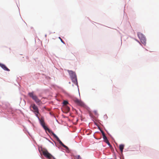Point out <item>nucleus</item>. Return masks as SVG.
Here are the masks:
<instances>
[{"instance_id":"nucleus-2","label":"nucleus","mask_w":159,"mask_h":159,"mask_svg":"<svg viewBox=\"0 0 159 159\" xmlns=\"http://www.w3.org/2000/svg\"><path fill=\"white\" fill-rule=\"evenodd\" d=\"M68 73L71 77L72 81L75 84H77V79L75 73L71 70H68Z\"/></svg>"},{"instance_id":"nucleus-8","label":"nucleus","mask_w":159,"mask_h":159,"mask_svg":"<svg viewBox=\"0 0 159 159\" xmlns=\"http://www.w3.org/2000/svg\"><path fill=\"white\" fill-rule=\"evenodd\" d=\"M0 66L4 70L7 71H9L10 70L8 69L6 66L4 64H1L0 63Z\"/></svg>"},{"instance_id":"nucleus-15","label":"nucleus","mask_w":159,"mask_h":159,"mask_svg":"<svg viewBox=\"0 0 159 159\" xmlns=\"http://www.w3.org/2000/svg\"><path fill=\"white\" fill-rule=\"evenodd\" d=\"M59 39L61 41L62 43H63L64 44H65V42L64 41L62 40V39L60 37H59Z\"/></svg>"},{"instance_id":"nucleus-9","label":"nucleus","mask_w":159,"mask_h":159,"mask_svg":"<svg viewBox=\"0 0 159 159\" xmlns=\"http://www.w3.org/2000/svg\"><path fill=\"white\" fill-rule=\"evenodd\" d=\"M57 140L59 144L61 145L63 147H64L65 148L67 149L68 148L66 145H65L60 140V139H59V138H57Z\"/></svg>"},{"instance_id":"nucleus-4","label":"nucleus","mask_w":159,"mask_h":159,"mask_svg":"<svg viewBox=\"0 0 159 159\" xmlns=\"http://www.w3.org/2000/svg\"><path fill=\"white\" fill-rule=\"evenodd\" d=\"M137 35L141 42L145 45L146 44V39L144 36L140 32H138Z\"/></svg>"},{"instance_id":"nucleus-3","label":"nucleus","mask_w":159,"mask_h":159,"mask_svg":"<svg viewBox=\"0 0 159 159\" xmlns=\"http://www.w3.org/2000/svg\"><path fill=\"white\" fill-rule=\"evenodd\" d=\"M29 96L31 97L38 105L41 102V101L39 100L37 97L34 94L33 92L30 93H29Z\"/></svg>"},{"instance_id":"nucleus-13","label":"nucleus","mask_w":159,"mask_h":159,"mask_svg":"<svg viewBox=\"0 0 159 159\" xmlns=\"http://www.w3.org/2000/svg\"><path fill=\"white\" fill-rule=\"evenodd\" d=\"M65 107H66V109L67 111H70V108L68 107L67 106H66Z\"/></svg>"},{"instance_id":"nucleus-10","label":"nucleus","mask_w":159,"mask_h":159,"mask_svg":"<svg viewBox=\"0 0 159 159\" xmlns=\"http://www.w3.org/2000/svg\"><path fill=\"white\" fill-rule=\"evenodd\" d=\"M103 138L104 139V141L108 145H110V143L109 142L108 140L107 139V137L106 135L103 136Z\"/></svg>"},{"instance_id":"nucleus-16","label":"nucleus","mask_w":159,"mask_h":159,"mask_svg":"<svg viewBox=\"0 0 159 159\" xmlns=\"http://www.w3.org/2000/svg\"><path fill=\"white\" fill-rule=\"evenodd\" d=\"M101 133H102V136H103L105 135L104 133L102 131H101Z\"/></svg>"},{"instance_id":"nucleus-5","label":"nucleus","mask_w":159,"mask_h":159,"mask_svg":"<svg viewBox=\"0 0 159 159\" xmlns=\"http://www.w3.org/2000/svg\"><path fill=\"white\" fill-rule=\"evenodd\" d=\"M39 120L40 121V123L41 125L43 128L44 129L46 130H47L49 133L50 132V130L45 125V123L44 121V120L43 118V117L41 118L40 119L39 118H39H38Z\"/></svg>"},{"instance_id":"nucleus-12","label":"nucleus","mask_w":159,"mask_h":159,"mask_svg":"<svg viewBox=\"0 0 159 159\" xmlns=\"http://www.w3.org/2000/svg\"><path fill=\"white\" fill-rule=\"evenodd\" d=\"M68 103V102L66 101H64L63 102V105L65 106H66V105Z\"/></svg>"},{"instance_id":"nucleus-6","label":"nucleus","mask_w":159,"mask_h":159,"mask_svg":"<svg viewBox=\"0 0 159 159\" xmlns=\"http://www.w3.org/2000/svg\"><path fill=\"white\" fill-rule=\"evenodd\" d=\"M74 101L77 105L80 106L81 107H84L85 106V104L84 103L81 101L77 98H74L73 100Z\"/></svg>"},{"instance_id":"nucleus-1","label":"nucleus","mask_w":159,"mask_h":159,"mask_svg":"<svg viewBox=\"0 0 159 159\" xmlns=\"http://www.w3.org/2000/svg\"><path fill=\"white\" fill-rule=\"evenodd\" d=\"M30 108H33L32 110H31L34 112L37 118H39V116L40 115V113L37 106L35 104H33L30 105Z\"/></svg>"},{"instance_id":"nucleus-11","label":"nucleus","mask_w":159,"mask_h":159,"mask_svg":"<svg viewBox=\"0 0 159 159\" xmlns=\"http://www.w3.org/2000/svg\"><path fill=\"white\" fill-rule=\"evenodd\" d=\"M124 147V145L123 144H121L119 146V148L121 153H122L123 152Z\"/></svg>"},{"instance_id":"nucleus-17","label":"nucleus","mask_w":159,"mask_h":159,"mask_svg":"<svg viewBox=\"0 0 159 159\" xmlns=\"http://www.w3.org/2000/svg\"><path fill=\"white\" fill-rule=\"evenodd\" d=\"M52 158H53V159H56L55 158H54V157H52Z\"/></svg>"},{"instance_id":"nucleus-7","label":"nucleus","mask_w":159,"mask_h":159,"mask_svg":"<svg viewBox=\"0 0 159 159\" xmlns=\"http://www.w3.org/2000/svg\"><path fill=\"white\" fill-rule=\"evenodd\" d=\"M42 152L44 156L50 159L52 157V156L47 150H43Z\"/></svg>"},{"instance_id":"nucleus-14","label":"nucleus","mask_w":159,"mask_h":159,"mask_svg":"<svg viewBox=\"0 0 159 159\" xmlns=\"http://www.w3.org/2000/svg\"><path fill=\"white\" fill-rule=\"evenodd\" d=\"M52 135H53V136L56 138L57 139V138H58V137L53 133H52Z\"/></svg>"}]
</instances>
